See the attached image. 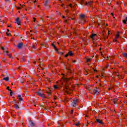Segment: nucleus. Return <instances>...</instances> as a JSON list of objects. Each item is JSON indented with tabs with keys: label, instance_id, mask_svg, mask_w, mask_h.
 Listing matches in <instances>:
<instances>
[{
	"label": "nucleus",
	"instance_id": "69168bd1",
	"mask_svg": "<svg viewBox=\"0 0 127 127\" xmlns=\"http://www.w3.org/2000/svg\"><path fill=\"white\" fill-rule=\"evenodd\" d=\"M73 33L74 34H76V32H74Z\"/></svg>",
	"mask_w": 127,
	"mask_h": 127
},
{
	"label": "nucleus",
	"instance_id": "cd10ccee",
	"mask_svg": "<svg viewBox=\"0 0 127 127\" xmlns=\"http://www.w3.org/2000/svg\"><path fill=\"white\" fill-rule=\"evenodd\" d=\"M79 124H80V122H78L77 124H75V126H76V127H78V126H79Z\"/></svg>",
	"mask_w": 127,
	"mask_h": 127
},
{
	"label": "nucleus",
	"instance_id": "aec40b11",
	"mask_svg": "<svg viewBox=\"0 0 127 127\" xmlns=\"http://www.w3.org/2000/svg\"><path fill=\"white\" fill-rule=\"evenodd\" d=\"M123 57H125V58H127V53H124L123 54Z\"/></svg>",
	"mask_w": 127,
	"mask_h": 127
},
{
	"label": "nucleus",
	"instance_id": "c85d7f7f",
	"mask_svg": "<svg viewBox=\"0 0 127 127\" xmlns=\"http://www.w3.org/2000/svg\"><path fill=\"white\" fill-rule=\"evenodd\" d=\"M123 23H124L125 24H126L127 23V20H123Z\"/></svg>",
	"mask_w": 127,
	"mask_h": 127
},
{
	"label": "nucleus",
	"instance_id": "a211bd4d",
	"mask_svg": "<svg viewBox=\"0 0 127 127\" xmlns=\"http://www.w3.org/2000/svg\"><path fill=\"white\" fill-rule=\"evenodd\" d=\"M118 102V98H115L113 99V103L114 104H117V102Z\"/></svg>",
	"mask_w": 127,
	"mask_h": 127
},
{
	"label": "nucleus",
	"instance_id": "37998d69",
	"mask_svg": "<svg viewBox=\"0 0 127 127\" xmlns=\"http://www.w3.org/2000/svg\"><path fill=\"white\" fill-rule=\"evenodd\" d=\"M1 22H2V23H4V21L3 20L1 21Z\"/></svg>",
	"mask_w": 127,
	"mask_h": 127
},
{
	"label": "nucleus",
	"instance_id": "f3484780",
	"mask_svg": "<svg viewBox=\"0 0 127 127\" xmlns=\"http://www.w3.org/2000/svg\"><path fill=\"white\" fill-rule=\"evenodd\" d=\"M14 108H15V109L18 110V109H19V106H18V105H17V104H15Z\"/></svg>",
	"mask_w": 127,
	"mask_h": 127
},
{
	"label": "nucleus",
	"instance_id": "8fccbe9b",
	"mask_svg": "<svg viewBox=\"0 0 127 127\" xmlns=\"http://www.w3.org/2000/svg\"><path fill=\"white\" fill-rule=\"evenodd\" d=\"M111 15H113V16H114V13H111Z\"/></svg>",
	"mask_w": 127,
	"mask_h": 127
},
{
	"label": "nucleus",
	"instance_id": "ea45409f",
	"mask_svg": "<svg viewBox=\"0 0 127 127\" xmlns=\"http://www.w3.org/2000/svg\"><path fill=\"white\" fill-rule=\"evenodd\" d=\"M36 2H37V0H35L34 1V3H35Z\"/></svg>",
	"mask_w": 127,
	"mask_h": 127
},
{
	"label": "nucleus",
	"instance_id": "f257e3e1",
	"mask_svg": "<svg viewBox=\"0 0 127 127\" xmlns=\"http://www.w3.org/2000/svg\"><path fill=\"white\" fill-rule=\"evenodd\" d=\"M86 17H87V16L85 14H81L79 15V22L81 23V24H84L85 22H86Z\"/></svg>",
	"mask_w": 127,
	"mask_h": 127
},
{
	"label": "nucleus",
	"instance_id": "bb28decb",
	"mask_svg": "<svg viewBox=\"0 0 127 127\" xmlns=\"http://www.w3.org/2000/svg\"><path fill=\"white\" fill-rule=\"evenodd\" d=\"M69 6H70V7H71V8H72V7H74V6H73V5L71 3L69 4Z\"/></svg>",
	"mask_w": 127,
	"mask_h": 127
},
{
	"label": "nucleus",
	"instance_id": "5fc2aeb1",
	"mask_svg": "<svg viewBox=\"0 0 127 127\" xmlns=\"http://www.w3.org/2000/svg\"><path fill=\"white\" fill-rule=\"evenodd\" d=\"M47 93H48V94H51V93L50 92H47Z\"/></svg>",
	"mask_w": 127,
	"mask_h": 127
},
{
	"label": "nucleus",
	"instance_id": "e2e57ef3",
	"mask_svg": "<svg viewBox=\"0 0 127 127\" xmlns=\"http://www.w3.org/2000/svg\"><path fill=\"white\" fill-rule=\"evenodd\" d=\"M10 25H8V27H10Z\"/></svg>",
	"mask_w": 127,
	"mask_h": 127
},
{
	"label": "nucleus",
	"instance_id": "603ef678",
	"mask_svg": "<svg viewBox=\"0 0 127 127\" xmlns=\"http://www.w3.org/2000/svg\"><path fill=\"white\" fill-rule=\"evenodd\" d=\"M119 72H116V75H118Z\"/></svg>",
	"mask_w": 127,
	"mask_h": 127
},
{
	"label": "nucleus",
	"instance_id": "0eeeda50",
	"mask_svg": "<svg viewBox=\"0 0 127 127\" xmlns=\"http://www.w3.org/2000/svg\"><path fill=\"white\" fill-rule=\"evenodd\" d=\"M23 47V43H19V44H18L17 48L18 49H21V48H22Z\"/></svg>",
	"mask_w": 127,
	"mask_h": 127
},
{
	"label": "nucleus",
	"instance_id": "a19ab883",
	"mask_svg": "<svg viewBox=\"0 0 127 127\" xmlns=\"http://www.w3.org/2000/svg\"><path fill=\"white\" fill-rule=\"evenodd\" d=\"M17 9H21V7H19L17 8Z\"/></svg>",
	"mask_w": 127,
	"mask_h": 127
},
{
	"label": "nucleus",
	"instance_id": "f704fd0d",
	"mask_svg": "<svg viewBox=\"0 0 127 127\" xmlns=\"http://www.w3.org/2000/svg\"><path fill=\"white\" fill-rule=\"evenodd\" d=\"M67 72H68V73H71V69H68L67 70Z\"/></svg>",
	"mask_w": 127,
	"mask_h": 127
},
{
	"label": "nucleus",
	"instance_id": "2eb2a0df",
	"mask_svg": "<svg viewBox=\"0 0 127 127\" xmlns=\"http://www.w3.org/2000/svg\"><path fill=\"white\" fill-rule=\"evenodd\" d=\"M52 46H53V48H54V49H55L56 51H58V49L56 47V46H55V44H52Z\"/></svg>",
	"mask_w": 127,
	"mask_h": 127
},
{
	"label": "nucleus",
	"instance_id": "20e7f679",
	"mask_svg": "<svg viewBox=\"0 0 127 127\" xmlns=\"http://www.w3.org/2000/svg\"><path fill=\"white\" fill-rule=\"evenodd\" d=\"M78 102H79V100L77 99H74L71 104L72 107H76Z\"/></svg>",
	"mask_w": 127,
	"mask_h": 127
},
{
	"label": "nucleus",
	"instance_id": "680f3d73",
	"mask_svg": "<svg viewBox=\"0 0 127 127\" xmlns=\"http://www.w3.org/2000/svg\"><path fill=\"white\" fill-rule=\"evenodd\" d=\"M107 60H109V57H107Z\"/></svg>",
	"mask_w": 127,
	"mask_h": 127
},
{
	"label": "nucleus",
	"instance_id": "2f4dec72",
	"mask_svg": "<svg viewBox=\"0 0 127 127\" xmlns=\"http://www.w3.org/2000/svg\"><path fill=\"white\" fill-rule=\"evenodd\" d=\"M6 34L7 35V36H9V35H10V33H6Z\"/></svg>",
	"mask_w": 127,
	"mask_h": 127
},
{
	"label": "nucleus",
	"instance_id": "dca6fc26",
	"mask_svg": "<svg viewBox=\"0 0 127 127\" xmlns=\"http://www.w3.org/2000/svg\"><path fill=\"white\" fill-rule=\"evenodd\" d=\"M120 37V32H118L116 36L115 39H118Z\"/></svg>",
	"mask_w": 127,
	"mask_h": 127
},
{
	"label": "nucleus",
	"instance_id": "b1692460",
	"mask_svg": "<svg viewBox=\"0 0 127 127\" xmlns=\"http://www.w3.org/2000/svg\"><path fill=\"white\" fill-rule=\"evenodd\" d=\"M48 3V0L45 1V6H47Z\"/></svg>",
	"mask_w": 127,
	"mask_h": 127
},
{
	"label": "nucleus",
	"instance_id": "9b49d317",
	"mask_svg": "<svg viewBox=\"0 0 127 127\" xmlns=\"http://www.w3.org/2000/svg\"><path fill=\"white\" fill-rule=\"evenodd\" d=\"M62 85L63 84H62V86H58V85H54V89H55V90H57L58 89H60V88H61V87H62Z\"/></svg>",
	"mask_w": 127,
	"mask_h": 127
},
{
	"label": "nucleus",
	"instance_id": "79ce46f5",
	"mask_svg": "<svg viewBox=\"0 0 127 127\" xmlns=\"http://www.w3.org/2000/svg\"><path fill=\"white\" fill-rule=\"evenodd\" d=\"M93 70H94V72H97V70H96V69H95V68H93Z\"/></svg>",
	"mask_w": 127,
	"mask_h": 127
},
{
	"label": "nucleus",
	"instance_id": "0e129e2a",
	"mask_svg": "<svg viewBox=\"0 0 127 127\" xmlns=\"http://www.w3.org/2000/svg\"><path fill=\"white\" fill-rule=\"evenodd\" d=\"M76 62V61H73V63H75Z\"/></svg>",
	"mask_w": 127,
	"mask_h": 127
},
{
	"label": "nucleus",
	"instance_id": "412c9836",
	"mask_svg": "<svg viewBox=\"0 0 127 127\" xmlns=\"http://www.w3.org/2000/svg\"><path fill=\"white\" fill-rule=\"evenodd\" d=\"M68 53V55L69 56H73V54L72 52V51H69Z\"/></svg>",
	"mask_w": 127,
	"mask_h": 127
},
{
	"label": "nucleus",
	"instance_id": "1a4fd4ad",
	"mask_svg": "<svg viewBox=\"0 0 127 127\" xmlns=\"http://www.w3.org/2000/svg\"><path fill=\"white\" fill-rule=\"evenodd\" d=\"M97 123H98V124H100V125H104V122H103V121L97 119H96Z\"/></svg>",
	"mask_w": 127,
	"mask_h": 127
},
{
	"label": "nucleus",
	"instance_id": "39448f33",
	"mask_svg": "<svg viewBox=\"0 0 127 127\" xmlns=\"http://www.w3.org/2000/svg\"><path fill=\"white\" fill-rule=\"evenodd\" d=\"M91 93L94 94V95H98L99 91H98V88L96 87L94 89L91 90Z\"/></svg>",
	"mask_w": 127,
	"mask_h": 127
},
{
	"label": "nucleus",
	"instance_id": "473e14b6",
	"mask_svg": "<svg viewBox=\"0 0 127 127\" xmlns=\"http://www.w3.org/2000/svg\"><path fill=\"white\" fill-rule=\"evenodd\" d=\"M117 39H115L114 40H113V42H118V40H117Z\"/></svg>",
	"mask_w": 127,
	"mask_h": 127
},
{
	"label": "nucleus",
	"instance_id": "3c124183",
	"mask_svg": "<svg viewBox=\"0 0 127 127\" xmlns=\"http://www.w3.org/2000/svg\"><path fill=\"white\" fill-rule=\"evenodd\" d=\"M7 31H8V32H9V29H7Z\"/></svg>",
	"mask_w": 127,
	"mask_h": 127
},
{
	"label": "nucleus",
	"instance_id": "9d476101",
	"mask_svg": "<svg viewBox=\"0 0 127 127\" xmlns=\"http://www.w3.org/2000/svg\"><path fill=\"white\" fill-rule=\"evenodd\" d=\"M95 36H97V34H92L90 36V37H91L92 41H94V40H95Z\"/></svg>",
	"mask_w": 127,
	"mask_h": 127
},
{
	"label": "nucleus",
	"instance_id": "4468645a",
	"mask_svg": "<svg viewBox=\"0 0 127 127\" xmlns=\"http://www.w3.org/2000/svg\"><path fill=\"white\" fill-rule=\"evenodd\" d=\"M5 52L6 53V55H8L9 58H11L12 55L11 54H8V53H9L8 51H6Z\"/></svg>",
	"mask_w": 127,
	"mask_h": 127
},
{
	"label": "nucleus",
	"instance_id": "49530a36",
	"mask_svg": "<svg viewBox=\"0 0 127 127\" xmlns=\"http://www.w3.org/2000/svg\"><path fill=\"white\" fill-rule=\"evenodd\" d=\"M64 6V4L63 3L62 5H61V6L63 7Z\"/></svg>",
	"mask_w": 127,
	"mask_h": 127
},
{
	"label": "nucleus",
	"instance_id": "7ed1b4c3",
	"mask_svg": "<svg viewBox=\"0 0 127 127\" xmlns=\"http://www.w3.org/2000/svg\"><path fill=\"white\" fill-rule=\"evenodd\" d=\"M37 94L39 95V97L42 98H45V94L42 93L41 90H40L39 91L37 92Z\"/></svg>",
	"mask_w": 127,
	"mask_h": 127
},
{
	"label": "nucleus",
	"instance_id": "c756f323",
	"mask_svg": "<svg viewBox=\"0 0 127 127\" xmlns=\"http://www.w3.org/2000/svg\"><path fill=\"white\" fill-rule=\"evenodd\" d=\"M87 90H88V91H89V92H91V87H88Z\"/></svg>",
	"mask_w": 127,
	"mask_h": 127
},
{
	"label": "nucleus",
	"instance_id": "ddd939ff",
	"mask_svg": "<svg viewBox=\"0 0 127 127\" xmlns=\"http://www.w3.org/2000/svg\"><path fill=\"white\" fill-rule=\"evenodd\" d=\"M6 89L8 90V91H10V96H12V91L9 89L8 86L7 87Z\"/></svg>",
	"mask_w": 127,
	"mask_h": 127
},
{
	"label": "nucleus",
	"instance_id": "e433bc0d",
	"mask_svg": "<svg viewBox=\"0 0 127 127\" xmlns=\"http://www.w3.org/2000/svg\"><path fill=\"white\" fill-rule=\"evenodd\" d=\"M73 112L74 111H73V110H71L70 114L72 115L73 114Z\"/></svg>",
	"mask_w": 127,
	"mask_h": 127
},
{
	"label": "nucleus",
	"instance_id": "58836bf2",
	"mask_svg": "<svg viewBox=\"0 0 127 127\" xmlns=\"http://www.w3.org/2000/svg\"><path fill=\"white\" fill-rule=\"evenodd\" d=\"M1 49H2V50H4V48L3 47H1Z\"/></svg>",
	"mask_w": 127,
	"mask_h": 127
},
{
	"label": "nucleus",
	"instance_id": "de8ad7c7",
	"mask_svg": "<svg viewBox=\"0 0 127 127\" xmlns=\"http://www.w3.org/2000/svg\"><path fill=\"white\" fill-rule=\"evenodd\" d=\"M101 77H104V74H102Z\"/></svg>",
	"mask_w": 127,
	"mask_h": 127
},
{
	"label": "nucleus",
	"instance_id": "f03ea898",
	"mask_svg": "<svg viewBox=\"0 0 127 127\" xmlns=\"http://www.w3.org/2000/svg\"><path fill=\"white\" fill-rule=\"evenodd\" d=\"M93 3H94V1H93V0H90L88 2H86L85 3V5H87V6L93 7Z\"/></svg>",
	"mask_w": 127,
	"mask_h": 127
},
{
	"label": "nucleus",
	"instance_id": "393cba45",
	"mask_svg": "<svg viewBox=\"0 0 127 127\" xmlns=\"http://www.w3.org/2000/svg\"><path fill=\"white\" fill-rule=\"evenodd\" d=\"M91 60H92V59H86V62H90Z\"/></svg>",
	"mask_w": 127,
	"mask_h": 127
},
{
	"label": "nucleus",
	"instance_id": "a18cd8bd",
	"mask_svg": "<svg viewBox=\"0 0 127 127\" xmlns=\"http://www.w3.org/2000/svg\"><path fill=\"white\" fill-rule=\"evenodd\" d=\"M77 5V4H74V5L73 6V7H75Z\"/></svg>",
	"mask_w": 127,
	"mask_h": 127
},
{
	"label": "nucleus",
	"instance_id": "5701e85b",
	"mask_svg": "<svg viewBox=\"0 0 127 127\" xmlns=\"http://www.w3.org/2000/svg\"><path fill=\"white\" fill-rule=\"evenodd\" d=\"M30 126H31V127H34L35 126V125L34 124V123L33 122H31Z\"/></svg>",
	"mask_w": 127,
	"mask_h": 127
},
{
	"label": "nucleus",
	"instance_id": "4c0bfd02",
	"mask_svg": "<svg viewBox=\"0 0 127 127\" xmlns=\"http://www.w3.org/2000/svg\"><path fill=\"white\" fill-rule=\"evenodd\" d=\"M105 68H106V69L108 68H109V65L107 64V65L106 66Z\"/></svg>",
	"mask_w": 127,
	"mask_h": 127
},
{
	"label": "nucleus",
	"instance_id": "72a5a7b5",
	"mask_svg": "<svg viewBox=\"0 0 127 127\" xmlns=\"http://www.w3.org/2000/svg\"><path fill=\"white\" fill-rule=\"evenodd\" d=\"M41 64H40L39 65V66H40V67L41 68V69H42V70H44V68H43L42 67H41Z\"/></svg>",
	"mask_w": 127,
	"mask_h": 127
},
{
	"label": "nucleus",
	"instance_id": "052dcab7",
	"mask_svg": "<svg viewBox=\"0 0 127 127\" xmlns=\"http://www.w3.org/2000/svg\"><path fill=\"white\" fill-rule=\"evenodd\" d=\"M2 62H3V63H4L5 61H2Z\"/></svg>",
	"mask_w": 127,
	"mask_h": 127
},
{
	"label": "nucleus",
	"instance_id": "bf43d9fd",
	"mask_svg": "<svg viewBox=\"0 0 127 127\" xmlns=\"http://www.w3.org/2000/svg\"><path fill=\"white\" fill-rule=\"evenodd\" d=\"M123 62H126L127 63V61H124Z\"/></svg>",
	"mask_w": 127,
	"mask_h": 127
},
{
	"label": "nucleus",
	"instance_id": "c9c22d12",
	"mask_svg": "<svg viewBox=\"0 0 127 127\" xmlns=\"http://www.w3.org/2000/svg\"><path fill=\"white\" fill-rule=\"evenodd\" d=\"M68 56H69V54H68V53L66 55H65L64 56V57H68Z\"/></svg>",
	"mask_w": 127,
	"mask_h": 127
},
{
	"label": "nucleus",
	"instance_id": "4be33fe9",
	"mask_svg": "<svg viewBox=\"0 0 127 127\" xmlns=\"http://www.w3.org/2000/svg\"><path fill=\"white\" fill-rule=\"evenodd\" d=\"M3 80H4L5 81H6V82H8L9 78H8V77H4L3 78Z\"/></svg>",
	"mask_w": 127,
	"mask_h": 127
},
{
	"label": "nucleus",
	"instance_id": "4d7b16f0",
	"mask_svg": "<svg viewBox=\"0 0 127 127\" xmlns=\"http://www.w3.org/2000/svg\"><path fill=\"white\" fill-rule=\"evenodd\" d=\"M9 0H5V1H8Z\"/></svg>",
	"mask_w": 127,
	"mask_h": 127
},
{
	"label": "nucleus",
	"instance_id": "13d9d810",
	"mask_svg": "<svg viewBox=\"0 0 127 127\" xmlns=\"http://www.w3.org/2000/svg\"><path fill=\"white\" fill-rule=\"evenodd\" d=\"M41 20H43V18L42 17L41 18Z\"/></svg>",
	"mask_w": 127,
	"mask_h": 127
},
{
	"label": "nucleus",
	"instance_id": "6e6552de",
	"mask_svg": "<svg viewBox=\"0 0 127 127\" xmlns=\"http://www.w3.org/2000/svg\"><path fill=\"white\" fill-rule=\"evenodd\" d=\"M16 23H17V24H18V25H20L21 24V22H20V20H19V17H17L16 20Z\"/></svg>",
	"mask_w": 127,
	"mask_h": 127
},
{
	"label": "nucleus",
	"instance_id": "338daca9",
	"mask_svg": "<svg viewBox=\"0 0 127 127\" xmlns=\"http://www.w3.org/2000/svg\"><path fill=\"white\" fill-rule=\"evenodd\" d=\"M126 21H127V17H126Z\"/></svg>",
	"mask_w": 127,
	"mask_h": 127
},
{
	"label": "nucleus",
	"instance_id": "6e6d98bb",
	"mask_svg": "<svg viewBox=\"0 0 127 127\" xmlns=\"http://www.w3.org/2000/svg\"><path fill=\"white\" fill-rule=\"evenodd\" d=\"M110 32H111L110 31H108V34H110Z\"/></svg>",
	"mask_w": 127,
	"mask_h": 127
},
{
	"label": "nucleus",
	"instance_id": "774afa93",
	"mask_svg": "<svg viewBox=\"0 0 127 127\" xmlns=\"http://www.w3.org/2000/svg\"><path fill=\"white\" fill-rule=\"evenodd\" d=\"M38 6V7H40V6H39V5H38V6Z\"/></svg>",
	"mask_w": 127,
	"mask_h": 127
},
{
	"label": "nucleus",
	"instance_id": "a878e982",
	"mask_svg": "<svg viewBox=\"0 0 127 127\" xmlns=\"http://www.w3.org/2000/svg\"><path fill=\"white\" fill-rule=\"evenodd\" d=\"M32 48H33V49H36V46L33 45L32 46Z\"/></svg>",
	"mask_w": 127,
	"mask_h": 127
},
{
	"label": "nucleus",
	"instance_id": "09e8293b",
	"mask_svg": "<svg viewBox=\"0 0 127 127\" xmlns=\"http://www.w3.org/2000/svg\"><path fill=\"white\" fill-rule=\"evenodd\" d=\"M62 18H65V16H62Z\"/></svg>",
	"mask_w": 127,
	"mask_h": 127
},
{
	"label": "nucleus",
	"instance_id": "f8f14e48",
	"mask_svg": "<svg viewBox=\"0 0 127 127\" xmlns=\"http://www.w3.org/2000/svg\"><path fill=\"white\" fill-rule=\"evenodd\" d=\"M17 99L19 102H21V101H22L23 100L22 97H21V95H18Z\"/></svg>",
	"mask_w": 127,
	"mask_h": 127
},
{
	"label": "nucleus",
	"instance_id": "c03bdc74",
	"mask_svg": "<svg viewBox=\"0 0 127 127\" xmlns=\"http://www.w3.org/2000/svg\"><path fill=\"white\" fill-rule=\"evenodd\" d=\"M56 99H57V97H56V96H55V100H56Z\"/></svg>",
	"mask_w": 127,
	"mask_h": 127
},
{
	"label": "nucleus",
	"instance_id": "864d4df0",
	"mask_svg": "<svg viewBox=\"0 0 127 127\" xmlns=\"http://www.w3.org/2000/svg\"><path fill=\"white\" fill-rule=\"evenodd\" d=\"M65 22H68V21H67V20H65Z\"/></svg>",
	"mask_w": 127,
	"mask_h": 127
},
{
	"label": "nucleus",
	"instance_id": "423d86ee",
	"mask_svg": "<svg viewBox=\"0 0 127 127\" xmlns=\"http://www.w3.org/2000/svg\"><path fill=\"white\" fill-rule=\"evenodd\" d=\"M64 91L66 93L69 94V91H70V86H68V84H66L64 86Z\"/></svg>",
	"mask_w": 127,
	"mask_h": 127
},
{
	"label": "nucleus",
	"instance_id": "7c9ffc66",
	"mask_svg": "<svg viewBox=\"0 0 127 127\" xmlns=\"http://www.w3.org/2000/svg\"><path fill=\"white\" fill-rule=\"evenodd\" d=\"M33 21L34 22H35L36 21V19L35 18H33Z\"/></svg>",
	"mask_w": 127,
	"mask_h": 127
},
{
	"label": "nucleus",
	"instance_id": "6ab92c4d",
	"mask_svg": "<svg viewBox=\"0 0 127 127\" xmlns=\"http://www.w3.org/2000/svg\"><path fill=\"white\" fill-rule=\"evenodd\" d=\"M57 51V53H58V54H59L60 55H64V53L59 52V51H58V50Z\"/></svg>",
	"mask_w": 127,
	"mask_h": 127
}]
</instances>
